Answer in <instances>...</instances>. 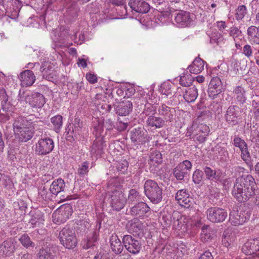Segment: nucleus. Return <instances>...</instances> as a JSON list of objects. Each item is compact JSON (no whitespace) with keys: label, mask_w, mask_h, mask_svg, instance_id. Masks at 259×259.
<instances>
[{"label":"nucleus","mask_w":259,"mask_h":259,"mask_svg":"<svg viewBox=\"0 0 259 259\" xmlns=\"http://www.w3.org/2000/svg\"><path fill=\"white\" fill-rule=\"evenodd\" d=\"M3 185L8 189H11L13 186L11 179L8 177L4 176L2 180Z\"/></svg>","instance_id":"680f3d73"},{"label":"nucleus","mask_w":259,"mask_h":259,"mask_svg":"<svg viewBox=\"0 0 259 259\" xmlns=\"http://www.w3.org/2000/svg\"><path fill=\"white\" fill-rule=\"evenodd\" d=\"M173 216L170 213H164L162 214L161 223L165 228L169 227L173 221Z\"/></svg>","instance_id":"de8ad7c7"},{"label":"nucleus","mask_w":259,"mask_h":259,"mask_svg":"<svg viewBox=\"0 0 259 259\" xmlns=\"http://www.w3.org/2000/svg\"><path fill=\"white\" fill-rule=\"evenodd\" d=\"M14 246L11 240H5L0 245V254L9 255L13 252Z\"/></svg>","instance_id":"c9c22d12"},{"label":"nucleus","mask_w":259,"mask_h":259,"mask_svg":"<svg viewBox=\"0 0 259 259\" xmlns=\"http://www.w3.org/2000/svg\"><path fill=\"white\" fill-rule=\"evenodd\" d=\"M239 107L236 105L230 106L225 115V120L227 123L232 125L237 124L240 119L238 115Z\"/></svg>","instance_id":"2eb2a0df"},{"label":"nucleus","mask_w":259,"mask_h":259,"mask_svg":"<svg viewBox=\"0 0 259 259\" xmlns=\"http://www.w3.org/2000/svg\"><path fill=\"white\" fill-rule=\"evenodd\" d=\"M144 193L151 202L158 204L162 199V189L152 180H147L144 185Z\"/></svg>","instance_id":"f03ea898"},{"label":"nucleus","mask_w":259,"mask_h":259,"mask_svg":"<svg viewBox=\"0 0 259 259\" xmlns=\"http://www.w3.org/2000/svg\"><path fill=\"white\" fill-rule=\"evenodd\" d=\"M203 171L200 169L195 170L193 174L192 180L195 184H199L201 183L203 178Z\"/></svg>","instance_id":"09e8293b"},{"label":"nucleus","mask_w":259,"mask_h":259,"mask_svg":"<svg viewBox=\"0 0 259 259\" xmlns=\"http://www.w3.org/2000/svg\"><path fill=\"white\" fill-rule=\"evenodd\" d=\"M106 145L104 138L101 136L97 137L94 141L92 146L91 148V152L92 154L101 156L104 152V149Z\"/></svg>","instance_id":"4be33fe9"},{"label":"nucleus","mask_w":259,"mask_h":259,"mask_svg":"<svg viewBox=\"0 0 259 259\" xmlns=\"http://www.w3.org/2000/svg\"><path fill=\"white\" fill-rule=\"evenodd\" d=\"M44 215L42 212L39 210H36L32 215L29 223L32 226L33 228L38 227H41L44 225Z\"/></svg>","instance_id":"2f4dec72"},{"label":"nucleus","mask_w":259,"mask_h":259,"mask_svg":"<svg viewBox=\"0 0 259 259\" xmlns=\"http://www.w3.org/2000/svg\"><path fill=\"white\" fill-rule=\"evenodd\" d=\"M72 209L70 205L61 206L53 214L54 221L55 223H63L72 215Z\"/></svg>","instance_id":"1a4fd4ad"},{"label":"nucleus","mask_w":259,"mask_h":259,"mask_svg":"<svg viewBox=\"0 0 259 259\" xmlns=\"http://www.w3.org/2000/svg\"><path fill=\"white\" fill-rule=\"evenodd\" d=\"M149 209L150 208L147 204L140 202L131 208L130 213L133 215L142 217L149 211Z\"/></svg>","instance_id":"b1692460"},{"label":"nucleus","mask_w":259,"mask_h":259,"mask_svg":"<svg viewBox=\"0 0 259 259\" xmlns=\"http://www.w3.org/2000/svg\"><path fill=\"white\" fill-rule=\"evenodd\" d=\"M204 65V61L200 58L197 57L195 59L192 64L188 68L191 73L197 74L203 70Z\"/></svg>","instance_id":"cd10ccee"},{"label":"nucleus","mask_w":259,"mask_h":259,"mask_svg":"<svg viewBox=\"0 0 259 259\" xmlns=\"http://www.w3.org/2000/svg\"><path fill=\"white\" fill-rule=\"evenodd\" d=\"M13 126L15 134L21 142H26L30 140L33 136L34 131L31 126L28 127L18 121L15 122Z\"/></svg>","instance_id":"20e7f679"},{"label":"nucleus","mask_w":259,"mask_h":259,"mask_svg":"<svg viewBox=\"0 0 259 259\" xmlns=\"http://www.w3.org/2000/svg\"><path fill=\"white\" fill-rule=\"evenodd\" d=\"M0 100L2 101V109L3 111L7 112L9 108V103L8 101V96L6 94L5 89L0 90Z\"/></svg>","instance_id":"ea45409f"},{"label":"nucleus","mask_w":259,"mask_h":259,"mask_svg":"<svg viewBox=\"0 0 259 259\" xmlns=\"http://www.w3.org/2000/svg\"><path fill=\"white\" fill-rule=\"evenodd\" d=\"M197 123H194L192 126L190 127L187 133V135L188 136H190L191 134H192L194 131H193V129L195 128V126L197 127V128H198V130L199 131L202 132L203 134H206L209 131V127L206 125V124H203L202 123L201 124V125H199L198 126H197Z\"/></svg>","instance_id":"c03bdc74"},{"label":"nucleus","mask_w":259,"mask_h":259,"mask_svg":"<svg viewBox=\"0 0 259 259\" xmlns=\"http://www.w3.org/2000/svg\"><path fill=\"white\" fill-rule=\"evenodd\" d=\"M183 169L186 170L187 172H188L192 169V165L191 162L188 160L183 161L182 162H180L179 164Z\"/></svg>","instance_id":"bf43d9fd"},{"label":"nucleus","mask_w":259,"mask_h":259,"mask_svg":"<svg viewBox=\"0 0 259 259\" xmlns=\"http://www.w3.org/2000/svg\"><path fill=\"white\" fill-rule=\"evenodd\" d=\"M50 68H51V65L48 63L45 62L42 64L40 68V70L42 73L43 77H44L46 75L50 74Z\"/></svg>","instance_id":"052dcab7"},{"label":"nucleus","mask_w":259,"mask_h":259,"mask_svg":"<svg viewBox=\"0 0 259 259\" xmlns=\"http://www.w3.org/2000/svg\"><path fill=\"white\" fill-rule=\"evenodd\" d=\"M223 90V86L221 79L215 76L213 77L209 83L208 89L209 97L214 98L220 94Z\"/></svg>","instance_id":"dca6fc26"},{"label":"nucleus","mask_w":259,"mask_h":259,"mask_svg":"<svg viewBox=\"0 0 259 259\" xmlns=\"http://www.w3.org/2000/svg\"><path fill=\"white\" fill-rule=\"evenodd\" d=\"M19 241L26 248H33L35 246V243L27 234L22 235L19 238Z\"/></svg>","instance_id":"58836bf2"},{"label":"nucleus","mask_w":259,"mask_h":259,"mask_svg":"<svg viewBox=\"0 0 259 259\" xmlns=\"http://www.w3.org/2000/svg\"><path fill=\"white\" fill-rule=\"evenodd\" d=\"M162 161V154L158 151H155L152 152L150 156V164H159Z\"/></svg>","instance_id":"79ce46f5"},{"label":"nucleus","mask_w":259,"mask_h":259,"mask_svg":"<svg viewBox=\"0 0 259 259\" xmlns=\"http://www.w3.org/2000/svg\"><path fill=\"white\" fill-rule=\"evenodd\" d=\"M135 103L137 104V107L139 109L143 108V113L146 116L150 114L153 115L156 113L157 107L156 105H153L147 102V101L143 97H138L135 99Z\"/></svg>","instance_id":"4468645a"},{"label":"nucleus","mask_w":259,"mask_h":259,"mask_svg":"<svg viewBox=\"0 0 259 259\" xmlns=\"http://www.w3.org/2000/svg\"><path fill=\"white\" fill-rule=\"evenodd\" d=\"M207 219L211 222L220 223L224 222L227 217L226 210L219 207H211L206 211Z\"/></svg>","instance_id":"0eeeda50"},{"label":"nucleus","mask_w":259,"mask_h":259,"mask_svg":"<svg viewBox=\"0 0 259 259\" xmlns=\"http://www.w3.org/2000/svg\"><path fill=\"white\" fill-rule=\"evenodd\" d=\"M146 123L149 126L155 128H160L165 125V120L160 117L150 115L148 117Z\"/></svg>","instance_id":"c756f323"},{"label":"nucleus","mask_w":259,"mask_h":259,"mask_svg":"<svg viewBox=\"0 0 259 259\" xmlns=\"http://www.w3.org/2000/svg\"><path fill=\"white\" fill-rule=\"evenodd\" d=\"M126 199L120 188H115L110 195L109 203L113 209L119 211L123 208Z\"/></svg>","instance_id":"423d86ee"},{"label":"nucleus","mask_w":259,"mask_h":259,"mask_svg":"<svg viewBox=\"0 0 259 259\" xmlns=\"http://www.w3.org/2000/svg\"><path fill=\"white\" fill-rule=\"evenodd\" d=\"M167 3L166 11L161 12L164 17H168L172 13L181 10L185 5L183 0H168Z\"/></svg>","instance_id":"6ab92c4d"},{"label":"nucleus","mask_w":259,"mask_h":259,"mask_svg":"<svg viewBox=\"0 0 259 259\" xmlns=\"http://www.w3.org/2000/svg\"><path fill=\"white\" fill-rule=\"evenodd\" d=\"M89 162L85 161L78 168L77 170V173L79 175L81 176H84L87 175L89 170Z\"/></svg>","instance_id":"5fc2aeb1"},{"label":"nucleus","mask_w":259,"mask_h":259,"mask_svg":"<svg viewBox=\"0 0 259 259\" xmlns=\"http://www.w3.org/2000/svg\"><path fill=\"white\" fill-rule=\"evenodd\" d=\"M122 243L126 250L133 254H138L142 249L141 240L130 235L123 236Z\"/></svg>","instance_id":"39448f33"},{"label":"nucleus","mask_w":259,"mask_h":259,"mask_svg":"<svg viewBox=\"0 0 259 259\" xmlns=\"http://www.w3.org/2000/svg\"><path fill=\"white\" fill-rule=\"evenodd\" d=\"M128 163L126 161H123L122 162H119L117 165L118 170L122 174L124 173L127 170Z\"/></svg>","instance_id":"e2e57ef3"},{"label":"nucleus","mask_w":259,"mask_h":259,"mask_svg":"<svg viewBox=\"0 0 259 259\" xmlns=\"http://www.w3.org/2000/svg\"><path fill=\"white\" fill-rule=\"evenodd\" d=\"M180 205L186 208H192L193 206V201L192 198L188 196L185 199H183V200L180 201L179 203Z\"/></svg>","instance_id":"6e6d98bb"},{"label":"nucleus","mask_w":259,"mask_h":259,"mask_svg":"<svg viewBox=\"0 0 259 259\" xmlns=\"http://www.w3.org/2000/svg\"><path fill=\"white\" fill-rule=\"evenodd\" d=\"M65 184L62 179H58L54 181L50 186V192L54 195H57L59 193L64 190Z\"/></svg>","instance_id":"7c9ffc66"},{"label":"nucleus","mask_w":259,"mask_h":259,"mask_svg":"<svg viewBox=\"0 0 259 259\" xmlns=\"http://www.w3.org/2000/svg\"><path fill=\"white\" fill-rule=\"evenodd\" d=\"M94 259H112L110 258L109 255L105 253L104 251H101L97 252L94 257Z\"/></svg>","instance_id":"0e129e2a"},{"label":"nucleus","mask_w":259,"mask_h":259,"mask_svg":"<svg viewBox=\"0 0 259 259\" xmlns=\"http://www.w3.org/2000/svg\"><path fill=\"white\" fill-rule=\"evenodd\" d=\"M25 100L31 107L35 108H41L46 103L44 96L38 92L31 93L27 95Z\"/></svg>","instance_id":"ddd939ff"},{"label":"nucleus","mask_w":259,"mask_h":259,"mask_svg":"<svg viewBox=\"0 0 259 259\" xmlns=\"http://www.w3.org/2000/svg\"><path fill=\"white\" fill-rule=\"evenodd\" d=\"M240 150L241 151V158L246 164H248L250 161L251 156L248 150L247 145Z\"/></svg>","instance_id":"3c124183"},{"label":"nucleus","mask_w":259,"mask_h":259,"mask_svg":"<svg viewBox=\"0 0 259 259\" xmlns=\"http://www.w3.org/2000/svg\"><path fill=\"white\" fill-rule=\"evenodd\" d=\"M241 250L246 255L254 254L259 251V239L249 240L242 246Z\"/></svg>","instance_id":"aec40b11"},{"label":"nucleus","mask_w":259,"mask_h":259,"mask_svg":"<svg viewBox=\"0 0 259 259\" xmlns=\"http://www.w3.org/2000/svg\"><path fill=\"white\" fill-rule=\"evenodd\" d=\"M209 226L207 225H204L201 229V240L203 242H207L209 240H211L212 236L209 231H208Z\"/></svg>","instance_id":"49530a36"},{"label":"nucleus","mask_w":259,"mask_h":259,"mask_svg":"<svg viewBox=\"0 0 259 259\" xmlns=\"http://www.w3.org/2000/svg\"><path fill=\"white\" fill-rule=\"evenodd\" d=\"M158 114L163 117L165 121H171L174 118L176 111L174 108L162 104L158 109Z\"/></svg>","instance_id":"5701e85b"},{"label":"nucleus","mask_w":259,"mask_h":259,"mask_svg":"<svg viewBox=\"0 0 259 259\" xmlns=\"http://www.w3.org/2000/svg\"><path fill=\"white\" fill-rule=\"evenodd\" d=\"M243 54L248 58H249L252 55V50L250 45H245L242 50Z\"/></svg>","instance_id":"13d9d810"},{"label":"nucleus","mask_w":259,"mask_h":259,"mask_svg":"<svg viewBox=\"0 0 259 259\" xmlns=\"http://www.w3.org/2000/svg\"><path fill=\"white\" fill-rule=\"evenodd\" d=\"M126 227L128 230L135 235H139L143 230V224L138 219H135L128 222Z\"/></svg>","instance_id":"c85d7f7f"},{"label":"nucleus","mask_w":259,"mask_h":259,"mask_svg":"<svg viewBox=\"0 0 259 259\" xmlns=\"http://www.w3.org/2000/svg\"><path fill=\"white\" fill-rule=\"evenodd\" d=\"M173 174L178 180H183L184 178L188 175V172L178 165L173 169Z\"/></svg>","instance_id":"a19ab883"},{"label":"nucleus","mask_w":259,"mask_h":259,"mask_svg":"<svg viewBox=\"0 0 259 259\" xmlns=\"http://www.w3.org/2000/svg\"><path fill=\"white\" fill-rule=\"evenodd\" d=\"M233 92L235 95V99L240 105L243 104L246 102V97L245 96V91L241 86H236L234 89Z\"/></svg>","instance_id":"72a5a7b5"},{"label":"nucleus","mask_w":259,"mask_h":259,"mask_svg":"<svg viewBox=\"0 0 259 259\" xmlns=\"http://www.w3.org/2000/svg\"><path fill=\"white\" fill-rule=\"evenodd\" d=\"M172 223L173 228L176 230H180L183 225L179 218L175 219V217L173 218Z\"/></svg>","instance_id":"338daca9"},{"label":"nucleus","mask_w":259,"mask_h":259,"mask_svg":"<svg viewBox=\"0 0 259 259\" xmlns=\"http://www.w3.org/2000/svg\"><path fill=\"white\" fill-rule=\"evenodd\" d=\"M116 113L120 116H126L132 111L133 104L131 101L124 100L114 107Z\"/></svg>","instance_id":"412c9836"},{"label":"nucleus","mask_w":259,"mask_h":259,"mask_svg":"<svg viewBox=\"0 0 259 259\" xmlns=\"http://www.w3.org/2000/svg\"><path fill=\"white\" fill-rule=\"evenodd\" d=\"M111 248L115 254H118L122 252L124 245L117 235H112L110 239Z\"/></svg>","instance_id":"bb28decb"},{"label":"nucleus","mask_w":259,"mask_h":259,"mask_svg":"<svg viewBox=\"0 0 259 259\" xmlns=\"http://www.w3.org/2000/svg\"><path fill=\"white\" fill-rule=\"evenodd\" d=\"M256 183L251 175L236 178L232 190L233 196L239 202H245L253 196V202L259 207V190H255Z\"/></svg>","instance_id":"f257e3e1"},{"label":"nucleus","mask_w":259,"mask_h":259,"mask_svg":"<svg viewBox=\"0 0 259 259\" xmlns=\"http://www.w3.org/2000/svg\"><path fill=\"white\" fill-rule=\"evenodd\" d=\"M252 106L254 109V118L256 120L259 121V102L253 100L252 101Z\"/></svg>","instance_id":"69168bd1"},{"label":"nucleus","mask_w":259,"mask_h":259,"mask_svg":"<svg viewBox=\"0 0 259 259\" xmlns=\"http://www.w3.org/2000/svg\"><path fill=\"white\" fill-rule=\"evenodd\" d=\"M203 170V173H205L207 180L214 182L221 180V177L220 174L217 172L215 169H212L209 167L206 166L204 168Z\"/></svg>","instance_id":"473e14b6"},{"label":"nucleus","mask_w":259,"mask_h":259,"mask_svg":"<svg viewBox=\"0 0 259 259\" xmlns=\"http://www.w3.org/2000/svg\"><path fill=\"white\" fill-rule=\"evenodd\" d=\"M198 96V91L197 88L193 86L185 91L184 95V98L185 101L188 103L193 102L195 101Z\"/></svg>","instance_id":"f704fd0d"},{"label":"nucleus","mask_w":259,"mask_h":259,"mask_svg":"<svg viewBox=\"0 0 259 259\" xmlns=\"http://www.w3.org/2000/svg\"><path fill=\"white\" fill-rule=\"evenodd\" d=\"M128 5L132 10L139 13L145 14L150 10V5L144 0H130Z\"/></svg>","instance_id":"a211bd4d"},{"label":"nucleus","mask_w":259,"mask_h":259,"mask_svg":"<svg viewBox=\"0 0 259 259\" xmlns=\"http://www.w3.org/2000/svg\"><path fill=\"white\" fill-rule=\"evenodd\" d=\"M86 78L90 83L92 84L97 82V77L96 75L90 73L86 74Z\"/></svg>","instance_id":"774afa93"},{"label":"nucleus","mask_w":259,"mask_h":259,"mask_svg":"<svg viewBox=\"0 0 259 259\" xmlns=\"http://www.w3.org/2000/svg\"><path fill=\"white\" fill-rule=\"evenodd\" d=\"M61 244L68 249L74 248L77 245V239L74 231L69 228H64L59 234Z\"/></svg>","instance_id":"7ed1b4c3"},{"label":"nucleus","mask_w":259,"mask_h":259,"mask_svg":"<svg viewBox=\"0 0 259 259\" xmlns=\"http://www.w3.org/2000/svg\"><path fill=\"white\" fill-rule=\"evenodd\" d=\"M67 130V132L66 134V140L67 141H69L70 142H72L78 139L80 134V132H79L78 130H74L73 125H69Z\"/></svg>","instance_id":"4c0bfd02"},{"label":"nucleus","mask_w":259,"mask_h":259,"mask_svg":"<svg viewBox=\"0 0 259 259\" xmlns=\"http://www.w3.org/2000/svg\"><path fill=\"white\" fill-rule=\"evenodd\" d=\"M234 145L235 147H238L240 150L243 147H244L247 144L244 141V140H242L241 138L237 136H235L234 138Z\"/></svg>","instance_id":"4d7b16f0"},{"label":"nucleus","mask_w":259,"mask_h":259,"mask_svg":"<svg viewBox=\"0 0 259 259\" xmlns=\"http://www.w3.org/2000/svg\"><path fill=\"white\" fill-rule=\"evenodd\" d=\"M234 233L229 230H225L222 236V242L223 245L226 247H229L234 241Z\"/></svg>","instance_id":"e433bc0d"},{"label":"nucleus","mask_w":259,"mask_h":259,"mask_svg":"<svg viewBox=\"0 0 259 259\" xmlns=\"http://www.w3.org/2000/svg\"><path fill=\"white\" fill-rule=\"evenodd\" d=\"M36 146V152L38 155H46L52 151L54 148V143L52 139L44 138L40 139Z\"/></svg>","instance_id":"6e6552de"},{"label":"nucleus","mask_w":259,"mask_h":259,"mask_svg":"<svg viewBox=\"0 0 259 259\" xmlns=\"http://www.w3.org/2000/svg\"><path fill=\"white\" fill-rule=\"evenodd\" d=\"M249 217L250 215L248 212L233 210L230 213L229 222L232 225L237 226L247 222Z\"/></svg>","instance_id":"f8f14e48"},{"label":"nucleus","mask_w":259,"mask_h":259,"mask_svg":"<svg viewBox=\"0 0 259 259\" xmlns=\"http://www.w3.org/2000/svg\"><path fill=\"white\" fill-rule=\"evenodd\" d=\"M247 39L252 45H259V28L255 26H249L247 30Z\"/></svg>","instance_id":"393cba45"},{"label":"nucleus","mask_w":259,"mask_h":259,"mask_svg":"<svg viewBox=\"0 0 259 259\" xmlns=\"http://www.w3.org/2000/svg\"><path fill=\"white\" fill-rule=\"evenodd\" d=\"M57 250V248L54 245L46 243L39 249L36 256L38 259H54L56 255Z\"/></svg>","instance_id":"9b49d317"},{"label":"nucleus","mask_w":259,"mask_h":259,"mask_svg":"<svg viewBox=\"0 0 259 259\" xmlns=\"http://www.w3.org/2000/svg\"><path fill=\"white\" fill-rule=\"evenodd\" d=\"M188 196H190L188 191L187 189H183L179 190L176 194V199L178 201V203L183 200V199H185Z\"/></svg>","instance_id":"603ef678"},{"label":"nucleus","mask_w":259,"mask_h":259,"mask_svg":"<svg viewBox=\"0 0 259 259\" xmlns=\"http://www.w3.org/2000/svg\"><path fill=\"white\" fill-rule=\"evenodd\" d=\"M98 237L96 232H94L92 234V237H88L85 243L83 244V248L88 249L95 245V243L97 242Z\"/></svg>","instance_id":"8fccbe9b"},{"label":"nucleus","mask_w":259,"mask_h":259,"mask_svg":"<svg viewBox=\"0 0 259 259\" xmlns=\"http://www.w3.org/2000/svg\"><path fill=\"white\" fill-rule=\"evenodd\" d=\"M130 136L132 142L135 145L143 144L147 141V132L143 127H138L133 128L130 131Z\"/></svg>","instance_id":"9d476101"},{"label":"nucleus","mask_w":259,"mask_h":259,"mask_svg":"<svg viewBox=\"0 0 259 259\" xmlns=\"http://www.w3.org/2000/svg\"><path fill=\"white\" fill-rule=\"evenodd\" d=\"M51 121L54 125L55 131L58 132L62 126V116L60 115H56L51 118Z\"/></svg>","instance_id":"a18cd8bd"},{"label":"nucleus","mask_w":259,"mask_h":259,"mask_svg":"<svg viewBox=\"0 0 259 259\" xmlns=\"http://www.w3.org/2000/svg\"><path fill=\"white\" fill-rule=\"evenodd\" d=\"M21 84L23 86L29 87L33 84L35 80V76L31 70H27L20 74Z\"/></svg>","instance_id":"a878e982"},{"label":"nucleus","mask_w":259,"mask_h":259,"mask_svg":"<svg viewBox=\"0 0 259 259\" xmlns=\"http://www.w3.org/2000/svg\"><path fill=\"white\" fill-rule=\"evenodd\" d=\"M246 14V8L244 5L239 6L236 9V19L242 20Z\"/></svg>","instance_id":"864d4df0"},{"label":"nucleus","mask_w":259,"mask_h":259,"mask_svg":"<svg viewBox=\"0 0 259 259\" xmlns=\"http://www.w3.org/2000/svg\"><path fill=\"white\" fill-rule=\"evenodd\" d=\"M140 195L138 191L136 189H131L129 191L127 199H126V201L128 203L132 204L135 202L140 201Z\"/></svg>","instance_id":"37998d69"},{"label":"nucleus","mask_w":259,"mask_h":259,"mask_svg":"<svg viewBox=\"0 0 259 259\" xmlns=\"http://www.w3.org/2000/svg\"><path fill=\"white\" fill-rule=\"evenodd\" d=\"M175 18V21L179 27H186L190 25L192 21V15L188 12L178 11Z\"/></svg>","instance_id":"f3484780"}]
</instances>
